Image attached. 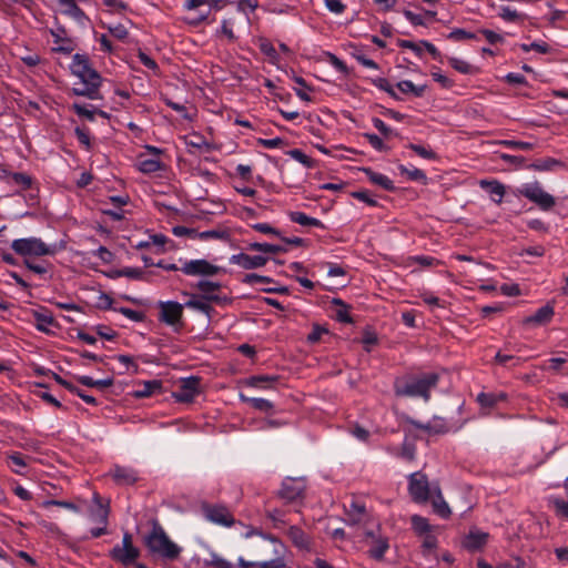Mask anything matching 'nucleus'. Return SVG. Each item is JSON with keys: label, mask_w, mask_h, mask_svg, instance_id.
Listing matches in <instances>:
<instances>
[{"label": "nucleus", "mask_w": 568, "mask_h": 568, "mask_svg": "<svg viewBox=\"0 0 568 568\" xmlns=\"http://www.w3.org/2000/svg\"><path fill=\"white\" fill-rule=\"evenodd\" d=\"M479 186L486 190L495 203L500 204L505 195V186L497 180H480Z\"/></svg>", "instance_id": "b1692460"}, {"label": "nucleus", "mask_w": 568, "mask_h": 568, "mask_svg": "<svg viewBox=\"0 0 568 568\" xmlns=\"http://www.w3.org/2000/svg\"><path fill=\"white\" fill-rule=\"evenodd\" d=\"M75 379L81 385H84V386H88V387H95L98 389H104V388H108V387H110V386H112L114 384L113 377H106V378H103V379H93L90 376L81 375V376H77Z\"/></svg>", "instance_id": "c756f323"}, {"label": "nucleus", "mask_w": 568, "mask_h": 568, "mask_svg": "<svg viewBox=\"0 0 568 568\" xmlns=\"http://www.w3.org/2000/svg\"><path fill=\"white\" fill-rule=\"evenodd\" d=\"M11 248L20 256L54 255L58 251L55 244H47L40 237H23L13 240Z\"/></svg>", "instance_id": "20e7f679"}, {"label": "nucleus", "mask_w": 568, "mask_h": 568, "mask_svg": "<svg viewBox=\"0 0 568 568\" xmlns=\"http://www.w3.org/2000/svg\"><path fill=\"white\" fill-rule=\"evenodd\" d=\"M116 276H125L133 280H142L144 272L138 267H124L116 272Z\"/></svg>", "instance_id": "052dcab7"}, {"label": "nucleus", "mask_w": 568, "mask_h": 568, "mask_svg": "<svg viewBox=\"0 0 568 568\" xmlns=\"http://www.w3.org/2000/svg\"><path fill=\"white\" fill-rule=\"evenodd\" d=\"M288 537L300 548H306L308 545L307 535L298 527L292 526L288 529Z\"/></svg>", "instance_id": "4c0bfd02"}, {"label": "nucleus", "mask_w": 568, "mask_h": 568, "mask_svg": "<svg viewBox=\"0 0 568 568\" xmlns=\"http://www.w3.org/2000/svg\"><path fill=\"white\" fill-rule=\"evenodd\" d=\"M438 379L436 373L397 377L394 382V393L398 397H422L428 402L430 390L437 386Z\"/></svg>", "instance_id": "f03ea898"}, {"label": "nucleus", "mask_w": 568, "mask_h": 568, "mask_svg": "<svg viewBox=\"0 0 568 568\" xmlns=\"http://www.w3.org/2000/svg\"><path fill=\"white\" fill-rule=\"evenodd\" d=\"M410 265L417 264L422 267H433L440 264L438 260L429 255H415L409 258Z\"/></svg>", "instance_id": "09e8293b"}, {"label": "nucleus", "mask_w": 568, "mask_h": 568, "mask_svg": "<svg viewBox=\"0 0 568 568\" xmlns=\"http://www.w3.org/2000/svg\"><path fill=\"white\" fill-rule=\"evenodd\" d=\"M488 538V532L476 529L470 530L463 540V547L470 552L481 550L486 546Z\"/></svg>", "instance_id": "a211bd4d"}, {"label": "nucleus", "mask_w": 568, "mask_h": 568, "mask_svg": "<svg viewBox=\"0 0 568 568\" xmlns=\"http://www.w3.org/2000/svg\"><path fill=\"white\" fill-rule=\"evenodd\" d=\"M50 33L54 38V43L57 44V47L53 48L54 51L70 54L74 50V43L70 38L65 37V29L63 27L52 29L50 30Z\"/></svg>", "instance_id": "412c9836"}, {"label": "nucleus", "mask_w": 568, "mask_h": 568, "mask_svg": "<svg viewBox=\"0 0 568 568\" xmlns=\"http://www.w3.org/2000/svg\"><path fill=\"white\" fill-rule=\"evenodd\" d=\"M432 78L445 89H449L454 84V82L448 77L443 74L439 69L432 71Z\"/></svg>", "instance_id": "338daca9"}, {"label": "nucleus", "mask_w": 568, "mask_h": 568, "mask_svg": "<svg viewBox=\"0 0 568 568\" xmlns=\"http://www.w3.org/2000/svg\"><path fill=\"white\" fill-rule=\"evenodd\" d=\"M160 310L159 321L173 327H182V316L184 305L175 301H160L158 304Z\"/></svg>", "instance_id": "6e6552de"}, {"label": "nucleus", "mask_w": 568, "mask_h": 568, "mask_svg": "<svg viewBox=\"0 0 568 568\" xmlns=\"http://www.w3.org/2000/svg\"><path fill=\"white\" fill-rule=\"evenodd\" d=\"M196 288L201 292L199 295L203 296L210 303H220L221 297L219 296V292L221 291V283L201 280L195 285Z\"/></svg>", "instance_id": "6ab92c4d"}, {"label": "nucleus", "mask_w": 568, "mask_h": 568, "mask_svg": "<svg viewBox=\"0 0 568 568\" xmlns=\"http://www.w3.org/2000/svg\"><path fill=\"white\" fill-rule=\"evenodd\" d=\"M371 82L379 90L385 91L393 99L400 100V97L396 93L393 85L387 81V79L378 77L371 79Z\"/></svg>", "instance_id": "a19ab883"}, {"label": "nucleus", "mask_w": 568, "mask_h": 568, "mask_svg": "<svg viewBox=\"0 0 568 568\" xmlns=\"http://www.w3.org/2000/svg\"><path fill=\"white\" fill-rule=\"evenodd\" d=\"M398 170L402 174H405L412 181L426 182L427 176L425 172L417 168L408 169L405 165L400 164Z\"/></svg>", "instance_id": "c03bdc74"}, {"label": "nucleus", "mask_w": 568, "mask_h": 568, "mask_svg": "<svg viewBox=\"0 0 568 568\" xmlns=\"http://www.w3.org/2000/svg\"><path fill=\"white\" fill-rule=\"evenodd\" d=\"M550 503L552 504L557 516L568 519V501L561 498H551Z\"/></svg>", "instance_id": "4d7b16f0"}, {"label": "nucleus", "mask_w": 568, "mask_h": 568, "mask_svg": "<svg viewBox=\"0 0 568 568\" xmlns=\"http://www.w3.org/2000/svg\"><path fill=\"white\" fill-rule=\"evenodd\" d=\"M258 568H284L285 560L282 557H276L266 561H257Z\"/></svg>", "instance_id": "774afa93"}, {"label": "nucleus", "mask_w": 568, "mask_h": 568, "mask_svg": "<svg viewBox=\"0 0 568 568\" xmlns=\"http://www.w3.org/2000/svg\"><path fill=\"white\" fill-rule=\"evenodd\" d=\"M433 508L434 511L440 516L442 518H448L450 515V509L448 504L444 500L442 491L438 486L434 487L433 494Z\"/></svg>", "instance_id": "bb28decb"}, {"label": "nucleus", "mask_w": 568, "mask_h": 568, "mask_svg": "<svg viewBox=\"0 0 568 568\" xmlns=\"http://www.w3.org/2000/svg\"><path fill=\"white\" fill-rule=\"evenodd\" d=\"M199 239L203 241L207 240H220V241H229L230 233L226 230H209L199 233Z\"/></svg>", "instance_id": "37998d69"}, {"label": "nucleus", "mask_w": 568, "mask_h": 568, "mask_svg": "<svg viewBox=\"0 0 568 568\" xmlns=\"http://www.w3.org/2000/svg\"><path fill=\"white\" fill-rule=\"evenodd\" d=\"M202 565L204 568H234L231 561L213 551L202 560Z\"/></svg>", "instance_id": "7c9ffc66"}, {"label": "nucleus", "mask_w": 568, "mask_h": 568, "mask_svg": "<svg viewBox=\"0 0 568 568\" xmlns=\"http://www.w3.org/2000/svg\"><path fill=\"white\" fill-rule=\"evenodd\" d=\"M507 395L503 392L500 393H479L477 395V402L481 407H494L501 400H505Z\"/></svg>", "instance_id": "2f4dec72"}, {"label": "nucleus", "mask_w": 568, "mask_h": 568, "mask_svg": "<svg viewBox=\"0 0 568 568\" xmlns=\"http://www.w3.org/2000/svg\"><path fill=\"white\" fill-rule=\"evenodd\" d=\"M348 521L353 525L358 524L365 516L366 508L363 504L357 501H351L346 509Z\"/></svg>", "instance_id": "72a5a7b5"}, {"label": "nucleus", "mask_w": 568, "mask_h": 568, "mask_svg": "<svg viewBox=\"0 0 568 568\" xmlns=\"http://www.w3.org/2000/svg\"><path fill=\"white\" fill-rule=\"evenodd\" d=\"M397 89L404 94H413L417 98L423 97L426 87L415 85L410 80H403L396 84Z\"/></svg>", "instance_id": "c9c22d12"}, {"label": "nucleus", "mask_w": 568, "mask_h": 568, "mask_svg": "<svg viewBox=\"0 0 568 568\" xmlns=\"http://www.w3.org/2000/svg\"><path fill=\"white\" fill-rule=\"evenodd\" d=\"M267 257L263 255H248L245 253L234 254L230 257V263L239 265L244 270H253L264 266L267 263Z\"/></svg>", "instance_id": "2eb2a0df"}, {"label": "nucleus", "mask_w": 568, "mask_h": 568, "mask_svg": "<svg viewBox=\"0 0 568 568\" xmlns=\"http://www.w3.org/2000/svg\"><path fill=\"white\" fill-rule=\"evenodd\" d=\"M92 501L93 507L89 511L91 520L108 526V517L110 514L109 501L103 503L102 498L98 493L93 494Z\"/></svg>", "instance_id": "dca6fc26"}, {"label": "nucleus", "mask_w": 568, "mask_h": 568, "mask_svg": "<svg viewBox=\"0 0 568 568\" xmlns=\"http://www.w3.org/2000/svg\"><path fill=\"white\" fill-rule=\"evenodd\" d=\"M136 166L142 173L151 174L164 169V164L158 156H148L145 153H140L136 158Z\"/></svg>", "instance_id": "aec40b11"}, {"label": "nucleus", "mask_w": 568, "mask_h": 568, "mask_svg": "<svg viewBox=\"0 0 568 568\" xmlns=\"http://www.w3.org/2000/svg\"><path fill=\"white\" fill-rule=\"evenodd\" d=\"M260 51L265 54L272 64L277 65L280 62V55L274 45L266 39L261 40L258 44Z\"/></svg>", "instance_id": "58836bf2"}, {"label": "nucleus", "mask_w": 568, "mask_h": 568, "mask_svg": "<svg viewBox=\"0 0 568 568\" xmlns=\"http://www.w3.org/2000/svg\"><path fill=\"white\" fill-rule=\"evenodd\" d=\"M280 377L277 375H255L247 379V385L255 388L268 389L277 384Z\"/></svg>", "instance_id": "393cba45"}, {"label": "nucleus", "mask_w": 568, "mask_h": 568, "mask_svg": "<svg viewBox=\"0 0 568 568\" xmlns=\"http://www.w3.org/2000/svg\"><path fill=\"white\" fill-rule=\"evenodd\" d=\"M180 271L187 276H214L222 271V267L210 263L204 258L184 261Z\"/></svg>", "instance_id": "1a4fd4ad"}, {"label": "nucleus", "mask_w": 568, "mask_h": 568, "mask_svg": "<svg viewBox=\"0 0 568 568\" xmlns=\"http://www.w3.org/2000/svg\"><path fill=\"white\" fill-rule=\"evenodd\" d=\"M144 544L152 557L168 561L176 560L182 552V548L173 542L158 524L144 536Z\"/></svg>", "instance_id": "7ed1b4c3"}, {"label": "nucleus", "mask_w": 568, "mask_h": 568, "mask_svg": "<svg viewBox=\"0 0 568 568\" xmlns=\"http://www.w3.org/2000/svg\"><path fill=\"white\" fill-rule=\"evenodd\" d=\"M499 16L500 18L508 22H515L520 18V14L517 12V10L509 6L501 7Z\"/></svg>", "instance_id": "e2e57ef3"}, {"label": "nucleus", "mask_w": 568, "mask_h": 568, "mask_svg": "<svg viewBox=\"0 0 568 568\" xmlns=\"http://www.w3.org/2000/svg\"><path fill=\"white\" fill-rule=\"evenodd\" d=\"M33 318L36 321V327L43 333H51V327H57L58 324L49 311L39 310L33 311Z\"/></svg>", "instance_id": "5701e85b"}, {"label": "nucleus", "mask_w": 568, "mask_h": 568, "mask_svg": "<svg viewBox=\"0 0 568 568\" xmlns=\"http://www.w3.org/2000/svg\"><path fill=\"white\" fill-rule=\"evenodd\" d=\"M288 217L292 222L297 223L302 226H314L323 229L324 225L321 220L306 215L304 212L293 211L288 213Z\"/></svg>", "instance_id": "cd10ccee"}, {"label": "nucleus", "mask_w": 568, "mask_h": 568, "mask_svg": "<svg viewBox=\"0 0 568 568\" xmlns=\"http://www.w3.org/2000/svg\"><path fill=\"white\" fill-rule=\"evenodd\" d=\"M555 315L554 306L546 304L539 307L532 315L524 318V325L541 326L551 322Z\"/></svg>", "instance_id": "f3484780"}, {"label": "nucleus", "mask_w": 568, "mask_h": 568, "mask_svg": "<svg viewBox=\"0 0 568 568\" xmlns=\"http://www.w3.org/2000/svg\"><path fill=\"white\" fill-rule=\"evenodd\" d=\"M519 194L535 203L542 211H548L556 204L555 197L547 193L539 182L523 184Z\"/></svg>", "instance_id": "39448f33"}, {"label": "nucleus", "mask_w": 568, "mask_h": 568, "mask_svg": "<svg viewBox=\"0 0 568 568\" xmlns=\"http://www.w3.org/2000/svg\"><path fill=\"white\" fill-rule=\"evenodd\" d=\"M112 560L123 566L133 564L140 556V550L133 545L132 535L129 531L123 534L122 542L115 545L109 552Z\"/></svg>", "instance_id": "423d86ee"}, {"label": "nucleus", "mask_w": 568, "mask_h": 568, "mask_svg": "<svg viewBox=\"0 0 568 568\" xmlns=\"http://www.w3.org/2000/svg\"><path fill=\"white\" fill-rule=\"evenodd\" d=\"M407 148L410 149L412 151H414L417 155H419L423 159H426V160H435L436 159V153L432 149L426 148L424 145L410 143V144H408Z\"/></svg>", "instance_id": "603ef678"}, {"label": "nucleus", "mask_w": 568, "mask_h": 568, "mask_svg": "<svg viewBox=\"0 0 568 568\" xmlns=\"http://www.w3.org/2000/svg\"><path fill=\"white\" fill-rule=\"evenodd\" d=\"M365 536L369 546L368 556L378 561L383 560L386 551L389 549L388 538L374 531H366Z\"/></svg>", "instance_id": "ddd939ff"}, {"label": "nucleus", "mask_w": 568, "mask_h": 568, "mask_svg": "<svg viewBox=\"0 0 568 568\" xmlns=\"http://www.w3.org/2000/svg\"><path fill=\"white\" fill-rule=\"evenodd\" d=\"M520 49L524 52H529L530 50H535L541 54H546L549 52V45L546 42H531L529 44L523 43V44H520Z\"/></svg>", "instance_id": "680f3d73"}, {"label": "nucleus", "mask_w": 568, "mask_h": 568, "mask_svg": "<svg viewBox=\"0 0 568 568\" xmlns=\"http://www.w3.org/2000/svg\"><path fill=\"white\" fill-rule=\"evenodd\" d=\"M248 248L252 251H258L262 253H271V254L283 253L286 251L284 247L278 246V245L268 244V243H258V242L251 243L248 245Z\"/></svg>", "instance_id": "79ce46f5"}, {"label": "nucleus", "mask_w": 568, "mask_h": 568, "mask_svg": "<svg viewBox=\"0 0 568 568\" xmlns=\"http://www.w3.org/2000/svg\"><path fill=\"white\" fill-rule=\"evenodd\" d=\"M448 62L452 68L463 74H470L474 72L475 68L467 61L459 58H449Z\"/></svg>", "instance_id": "a18cd8bd"}, {"label": "nucleus", "mask_w": 568, "mask_h": 568, "mask_svg": "<svg viewBox=\"0 0 568 568\" xmlns=\"http://www.w3.org/2000/svg\"><path fill=\"white\" fill-rule=\"evenodd\" d=\"M200 377L190 376L182 378L173 397L180 403H190L200 394Z\"/></svg>", "instance_id": "9b49d317"}, {"label": "nucleus", "mask_w": 568, "mask_h": 568, "mask_svg": "<svg viewBox=\"0 0 568 568\" xmlns=\"http://www.w3.org/2000/svg\"><path fill=\"white\" fill-rule=\"evenodd\" d=\"M243 282L248 284V285H258V284H262V283H271V282H273V280L271 277H268V276H263V275H258V274H255V273H250V274L245 275Z\"/></svg>", "instance_id": "0e129e2a"}, {"label": "nucleus", "mask_w": 568, "mask_h": 568, "mask_svg": "<svg viewBox=\"0 0 568 568\" xmlns=\"http://www.w3.org/2000/svg\"><path fill=\"white\" fill-rule=\"evenodd\" d=\"M564 166H565V164L560 160H557L554 158L541 159V160L534 162L530 165L531 169H534L536 171H540V172L555 171L556 169L564 168Z\"/></svg>", "instance_id": "f704fd0d"}, {"label": "nucleus", "mask_w": 568, "mask_h": 568, "mask_svg": "<svg viewBox=\"0 0 568 568\" xmlns=\"http://www.w3.org/2000/svg\"><path fill=\"white\" fill-rule=\"evenodd\" d=\"M59 4L64 8L62 11L64 14L72 17L77 21H81L85 18L83 10L77 4V2H63Z\"/></svg>", "instance_id": "ea45409f"}, {"label": "nucleus", "mask_w": 568, "mask_h": 568, "mask_svg": "<svg viewBox=\"0 0 568 568\" xmlns=\"http://www.w3.org/2000/svg\"><path fill=\"white\" fill-rule=\"evenodd\" d=\"M111 477L115 484L130 486L138 481L139 473L129 466L114 465L110 470Z\"/></svg>", "instance_id": "4468645a"}, {"label": "nucleus", "mask_w": 568, "mask_h": 568, "mask_svg": "<svg viewBox=\"0 0 568 568\" xmlns=\"http://www.w3.org/2000/svg\"><path fill=\"white\" fill-rule=\"evenodd\" d=\"M11 180L14 184L21 186L23 190L30 189L31 184H32L31 176L26 173H20V172L13 173L11 175Z\"/></svg>", "instance_id": "13d9d810"}, {"label": "nucleus", "mask_w": 568, "mask_h": 568, "mask_svg": "<svg viewBox=\"0 0 568 568\" xmlns=\"http://www.w3.org/2000/svg\"><path fill=\"white\" fill-rule=\"evenodd\" d=\"M184 295H187L190 297L184 304L185 307L206 315L209 320L211 318L213 307L211 306V303L209 301H206L203 296L197 294L184 293Z\"/></svg>", "instance_id": "4be33fe9"}, {"label": "nucleus", "mask_w": 568, "mask_h": 568, "mask_svg": "<svg viewBox=\"0 0 568 568\" xmlns=\"http://www.w3.org/2000/svg\"><path fill=\"white\" fill-rule=\"evenodd\" d=\"M162 383L158 379L146 381L144 382L141 387L136 390H134L133 395L136 398H144L149 397L152 394H154L158 390H161Z\"/></svg>", "instance_id": "473e14b6"}, {"label": "nucleus", "mask_w": 568, "mask_h": 568, "mask_svg": "<svg viewBox=\"0 0 568 568\" xmlns=\"http://www.w3.org/2000/svg\"><path fill=\"white\" fill-rule=\"evenodd\" d=\"M51 506H57V507L65 508V509L71 510L73 513H80V508L75 504H73L71 501L50 499V500H45V501L42 503V507L43 508H49Z\"/></svg>", "instance_id": "3c124183"}, {"label": "nucleus", "mask_w": 568, "mask_h": 568, "mask_svg": "<svg viewBox=\"0 0 568 568\" xmlns=\"http://www.w3.org/2000/svg\"><path fill=\"white\" fill-rule=\"evenodd\" d=\"M412 525L413 528L419 534H426L430 528L427 519L417 515L412 517Z\"/></svg>", "instance_id": "bf43d9fd"}, {"label": "nucleus", "mask_w": 568, "mask_h": 568, "mask_svg": "<svg viewBox=\"0 0 568 568\" xmlns=\"http://www.w3.org/2000/svg\"><path fill=\"white\" fill-rule=\"evenodd\" d=\"M8 466L11 468V470L17 475H24V469L27 468L28 464L26 462V457L19 453L13 452L8 455Z\"/></svg>", "instance_id": "c85d7f7f"}, {"label": "nucleus", "mask_w": 568, "mask_h": 568, "mask_svg": "<svg viewBox=\"0 0 568 568\" xmlns=\"http://www.w3.org/2000/svg\"><path fill=\"white\" fill-rule=\"evenodd\" d=\"M413 425L417 429L426 430V432H429V433L439 434V433H445L446 432V426L443 423L423 424V423H419V422H414Z\"/></svg>", "instance_id": "6e6d98bb"}, {"label": "nucleus", "mask_w": 568, "mask_h": 568, "mask_svg": "<svg viewBox=\"0 0 568 568\" xmlns=\"http://www.w3.org/2000/svg\"><path fill=\"white\" fill-rule=\"evenodd\" d=\"M351 196L356 199V200H359L362 202H365L369 206H376L377 205V201L374 200L371 196L369 192L366 191V190L354 191V192L351 193Z\"/></svg>", "instance_id": "69168bd1"}, {"label": "nucleus", "mask_w": 568, "mask_h": 568, "mask_svg": "<svg viewBox=\"0 0 568 568\" xmlns=\"http://www.w3.org/2000/svg\"><path fill=\"white\" fill-rule=\"evenodd\" d=\"M499 145H504L509 149L514 150H531L534 148V144L530 142H524V141H516V140H500L497 142Z\"/></svg>", "instance_id": "864d4df0"}, {"label": "nucleus", "mask_w": 568, "mask_h": 568, "mask_svg": "<svg viewBox=\"0 0 568 568\" xmlns=\"http://www.w3.org/2000/svg\"><path fill=\"white\" fill-rule=\"evenodd\" d=\"M202 511L204 517L215 525L231 527L235 523L232 513L224 505L204 504Z\"/></svg>", "instance_id": "9d476101"}, {"label": "nucleus", "mask_w": 568, "mask_h": 568, "mask_svg": "<svg viewBox=\"0 0 568 568\" xmlns=\"http://www.w3.org/2000/svg\"><path fill=\"white\" fill-rule=\"evenodd\" d=\"M306 484L302 478H285L278 491V496L287 503L303 497Z\"/></svg>", "instance_id": "f8f14e48"}, {"label": "nucleus", "mask_w": 568, "mask_h": 568, "mask_svg": "<svg viewBox=\"0 0 568 568\" xmlns=\"http://www.w3.org/2000/svg\"><path fill=\"white\" fill-rule=\"evenodd\" d=\"M447 38L453 41L479 40L478 33L469 32L464 29H454L449 32Z\"/></svg>", "instance_id": "de8ad7c7"}, {"label": "nucleus", "mask_w": 568, "mask_h": 568, "mask_svg": "<svg viewBox=\"0 0 568 568\" xmlns=\"http://www.w3.org/2000/svg\"><path fill=\"white\" fill-rule=\"evenodd\" d=\"M363 172L373 184H376L386 191H393L395 189L393 181L387 175L375 172L369 168H364Z\"/></svg>", "instance_id": "a878e982"}, {"label": "nucleus", "mask_w": 568, "mask_h": 568, "mask_svg": "<svg viewBox=\"0 0 568 568\" xmlns=\"http://www.w3.org/2000/svg\"><path fill=\"white\" fill-rule=\"evenodd\" d=\"M241 399L250 404L253 408L264 413H268L273 409V403L265 398L246 397L241 395Z\"/></svg>", "instance_id": "e433bc0d"}, {"label": "nucleus", "mask_w": 568, "mask_h": 568, "mask_svg": "<svg viewBox=\"0 0 568 568\" xmlns=\"http://www.w3.org/2000/svg\"><path fill=\"white\" fill-rule=\"evenodd\" d=\"M287 154L305 168L313 166V160L300 149H293Z\"/></svg>", "instance_id": "5fc2aeb1"}, {"label": "nucleus", "mask_w": 568, "mask_h": 568, "mask_svg": "<svg viewBox=\"0 0 568 568\" xmlns=\"http://www.w3.org/2000/svg\"><path fill=\"white\" fill-rule=\"evenodd\" d=\"M70 70L73 75L80 79L81 87L72 89L73 94L78 97H85L91 100L99 99V89L102 83V78L91 64L87 54L75 53L70 64Z\"/></svg>", "instance_id": "f257e3e1"}, {"label": "nucleus", "mask_w": 568, "mask_h": 568, "mask_svg": "<svg viewBox=\"0 0 568 568\" xmlns=\"http://www.w3.org/2000/svg\"><path fill=\"white\" fill-rule=\"evenodd\" d=\"M325 55L327 58V62L333 67L335 68L338 72L347 75L349 73V69L347 68V65L345 64V62L343 60H341L337 55L331 53V52H325Z\"/></svg>", "instance_id": "8fccbe9b"}, {"label": "nucleus", "mask_w": 568, "mask_h": 568, "mask_svg": "<svg viewBox=\"0 0 568 568\" xmlns=\"http://www.w3.org/2000/svg\"><path fill=\"white\" fill-rule=\"evenodd\" d=\"M408 491L415 503L425 504L434 494V487H430L426 475L416 471L408 477Z\"/></svg>", "instance_id": "0eeeda50"}, {"label": "nucleus", "mask_w": 568, "mask_h": 568, "mask_svg": "<svg viewBox=\"0 0 568 568\" xmlns=\"http://www.w3.org/2000/svg\"><path fill=\"white\" fill-rule=\"evenodd\" d=\"M333 303L338 306L335 314L336 320L341 323H352L353 320L349 316L348 306L342 300L338 298H335Z\"/></svg>", "instance_id": "49530a36"}]
</instances>
